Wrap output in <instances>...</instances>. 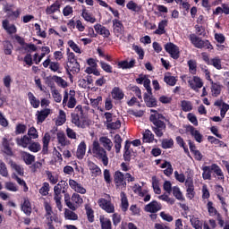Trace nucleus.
<instances>
[{
	"label": "nucleus",
	"mask_w": 229,
	"mask_h": 229,
	"mask_svg": "<svg viewBox=\"0 0 229 229\" xmlns=\"http://www.w3.org/2000/svg\"><path fill=\"white\" fill-rule=\"evenodd\" d=\"M98 207L105 210L107 214H114L115 212V207L112 203V197L110 195L106 194L103 198H100L98 200Z\"/></svg>",
	"instance_id": "nucleus-3"
},
{
	"label": "nucleus",
	"mask_w": 229,
	"mask_h": 229,
	"mask_svg": "<svg viewBox=\"0 0 229 229\" xmlns=\"http://www.w3.org/2000/svg\"><path fill=\"white\" fill-rule=\"evenodd\" d=\"M0 174L4 176V178H8V168L6 167V164L3 161H0Z\"/></svg>",
	"instance_id": "nucleus-59"
},
{
	"label": "nucleus",
	"mask_w": 229,
	"mask_h": 229,
	"mask_svg": "<svg viewBox=\"0 0 229 229\" xmlns=\"http://www.w3.org/2000/svg\"><path fill=\"white\" fill-rule=\"evenodd\" d=\"M125 152L123 154V158L125 162H130L131 160V157H133V150L130 148V142L126 141L125 142V147H124Z\"/></svg>",
	"instance_id": "nucleus-28"
},
{
	"label": "nucleus",
	"mask_w": 229,
	"mask_h": 229,
	"mask_svg": "<svg viewBox=\"0 0 229 229\" xmlns=\"http://www.w3.org/2000/svg\"><path fill=\"white\" fill-rule=\"evenodd\" d=\"M174 144V141L173 140V139H165L162 140V148L164 149H169L173 148Z\"/></svg>",
	"instance_id": "nucleus-58"
},
{
	"label": "nucleus",
	"mask_w": 229,
	"mask_h": 229,
	"mask_svg": "<svg viewBox=\"0 0 229 229\" xmlns=\"http://www.w3.org/2000/svg\"><path fill=\"white\" fill-rule=\"evenodd\" d=\"M39 193L42 196H47L49 194V182H44L42 187L39 189Z\"/></svg>",
	"instance_id": "nucleus-63"
},
{
	"label": "nucleus",
	"mask_w": 229,
	"mask_h": 229,
	"mask_svg": "<svg viewBox=\"0 0 229 229\" xmlns=\"http://www.w3.org/2000/svg\"><path fill=\"white\" fill-rule=\"evenodd\" d=\"M2 26L4 30H5L7 33H9V35H13V33H17V27H15L14 24H10V21H8V20H4L2 21Z\"/></svg>",
	"instance_id": "nucleus-18"
},
{
	"label": "nucleus",
	"mask_w": 229,
	"mask_h": 229,
	"mask_svg": "<svg viewBox=\"0 0 229 229\" xmlns=\"http://www.w3.org/2000/svg\"><path fill=\"white\" fill-rule=\"evenodd\" d=\"M165 50L170 55L171 58H174V60H178V58H180V48L174 43H166L165 45Z\"/></svg>",
	"instance_id": "nucleus-9"
},
{
	"label": "nucleus",
	"mask_w": 229,
	"mask_h": 229,
	"mask_svg": "<svg viewBox=\"0 0 229 229\" xmlns=\"http://www.w3.org/2000/svg\"><path fill=\"white\" fill-rule=\"evenodd\" d=\"M29 101L33 108H38L40 106V100L33 95V93H28Z\"/></svg>",
	"instance_id": "nucleus-33"
},
{
	"label": "nucleus",
	"mask_w": 229,
	"mask_h": 229,
	"mask_svg": "<svg viewBox=\"0 0 229 229\" xmlns=\"http://www.w3.org/2000/svg\"><path fill=\"white\" fill-rule=\"evenodd\" d=\"M45 210H46V224L47 225V229H56L55 228V225H53V219L54 221H60V218L58 216H55V213L53 212V208H51V205L49 203H45Z\"/></svg>",
	"instance_id": "nucleus-5"
},
{
	"label": "nucleus",
	"mask_w": 229,
	"mask_h": 229,
	"mask_svg": "<svg viewBox=\"0 0 229 229\" xmlns=\"http://www.w3.org/2000/svg\"><path fill=\"white\" fill-rule=\"evenodd\" d=\"M164 81L166 85H170V87H174L176 85V78L172 76L171 73H166L164 77Z\"/></svg>",
	"instance_id": "nucleus-37"
},
{
	"label": "nucleus",
	"mask_w": 229,
	"mask_h": 229,
	"mask_svg": "<svg viewBox=\"0 0 229 229\" xmlns=\"http://www.w3.org/2000/svg\"><path fill=\"white\" fill-rule=\"evenodd\" d=\"M28 138L30 139H38V131H37V129L35 127H30L28 131Z\"/></svg>",
	"instance_id": "nucleus-60"
},
{
	"label": "nucleus",
	"mask_w": 229,
	"mask_h": 229,
	"mask_svg": "<svg viewBox=\"0 0 229 229\" xmlns=\"http://www.w3.org/2000/svg\"><path fill=\"white\" fill-rule=\"evenodd\" d=\"M165 26H167V21L163 20L158 23L157 30H155L156 35H164L165 33Z\"/></svg>",
	"instance_id": "nucleus-40"
},
{
	"label": "nucleus",
	"mask_w": 229,
	"mask_h": 229,
	"mask_svg": "<svg viewBox=\"0 0 229 229\" xmlns=\"http://www.w3.org/2000/svg\"><path fill=\"white\" fill-rule=\"evenodd\" d=\"M126 8H128V10H131V12H135L136 13H139V12H140V10H142V6L137 4L133 1H130L126 4Z\"/></svg>",
	"instance_id": "nucleus-41"
},
{
	"label": "nucleus",
	"mask_w": 229,
	"mask_h": 229,
	"mask_svg": "<svg viewBox=\"0 0 229 229\" xmlns=\"http://www.w3.org/2000/svg\"><path fill=\"white\" fill-rule=\"evenodd\" d=\"M72 123L75 124L77 128H87L89 126V120L82 117V114H72Z\"/></svg>",
	"instance_id": "nucleus-8"
},
{
	"label": "nucleus",
	"mask_w": 229,
	"mask_h": 229,
	"mask_svg": "<svg viewBox=\"0 0 229 229\" xmlns=\"http://www.w3.org/2000/svg\"><path fill=\"white\" fill-rule=\"evenodd\" d=\"M9 164H10L11 169H13V171H15L17 174H19L20 176H24V168H22L21 165H17L13 161H10Z\"/></svg>",
	"instance_id": "nucleus-35"
},
{
	"label": "nucleus",
	"mask_w": 229,
	"mask_h": 229,
	"mask_svg": "<svg viewBox=\"0 0 229 229\" xmlns=\"http://www.w3.org/2000/svg\"><path fill=\"white\" fill-rule=\"evenodd\" d=\"M27 148L32 153H38V151H40L42 149V146H40V143L35 142L32 140H31L30 144Z\"/></svg>",
	"instance_id": "nucleus-42"
},
{
	"label": "nucleus",
	"mask_w": 229,
	"mask_h": 229,
	"mask_svg": "<svg viewBox=\"0 0 229 229\" xmlns=\"http://www.w3.org/2000/svg\"><path fill=\"white\" fill-rule=\"evenodd\" d=\"M181 107L183 112H191L192 110V102L182 100L181 102Z\"/></svg>",
	"instance_id": "nucleus-49"
},
{
	"label": "nucleus",
	"mask_w": 229,
	"mask_h": 229,
	"mask_svg": "<svg viewBox=\"0 0 229 229\" xmlns=\"http://www.w3.org/2000/svg\"><path fill=\"white\" fill-rule=\"evenodd\" d=\"M66 121V115H65V112L64 111H60L59 112V116L56 120V124H58V126H62V124H64Z\"/></svg>",
	"instance_id": "nucleus-61"
},
{
	"label": "nucleus",
	"mask_w": 229,
	"mask_h": 229,
	"mask_svg": "<svg viewBox=\"0 0 229 229\" xmlns=\"http://www.w3.org/2000/svg\"><path fill=\"white\" fill-rule=\"evenodd\" d=\"M88 166L92 176H99V174H101V168H99L94 162L89 161Z\"/></svg>",
	"instance_id": "nucleus-25"
},
{
	"label": "nucleus",
	"mask_w": 229,
	"mask_h": 229,
	"mask_svg": "<svg viewBox=\"0 0 229 229\" xmlns=\"http://www.w3.org/2000/svg\"><path fill=\"white\" fill-rule=\"evenodd\" d=\"M144 101L148 108L157 106V99L148 94L144 95Z\"/></svg>",
	"instance_id": "nucleus-32"
},
{
	"label": "nucleus",
	"mask_w": 229,
	"mask_h": 229,
	"mask_svg": "<svg viewBox=\"0 0 229 229\" xmlns=\"http://www.w3.org/2000/svg\"><path fill=\"white\" fill-rule=\"evenodd\" d=\"M43 153H47L49 149V142H51V134L49 132L45 133L43 139Z\"/></svg>",
	"instance_id": "nucleus-30"
},
{
	"label": "nucleus",
	"mask_w": 229,
	"mask_h": 229,
	"mask_svg": "<svg viewBox=\"0 0 229 229\" xmlns=\"http://www.w3.org/2000/svg\"><path fill=\"white\" fill-rule=\"evenodd\" d=\"M190 221H191V226H193V228L203 229V227H202L203 224L197 217L192 216Z\"/></svg>",
	"instance_id": "nucleus-56"
},
{
	"label": "nucleus",
	"mask_w": 229,
	"mask_h": 229,
	"mask_svg": "<svg viewBox=\"0 0 229 229\" xmlns=\"http://www.w3.org/2000/svg\"><path fill=\"white\" fill-rule=\"evenodd\" d=\"M113 31L118 38H123L124 37V25L123 21L114 19L113 20Z\"/></svg>",
	"instance_id": "nucleus-10"
},
{
	"label": "nucleus",
	"mask_w": 229,
	"mask_h": 229,
	"mask_svg": "<svg viewBox=\"0 0 229 229\" xmlns=\"http://www.w3.org/2000/svg\"><path fill=\"white\" fill-rule=\"evenodd\" d=\"M4 187L6 191H10L11 192H17L19 191V187L17 186V184L12 182H6L4 183Z\"/></svg>",
	"instance_id": "nucleus-53"
},
{
	"label": "nucleus",
	"mask_w": 229,
	"mask_h": 229,
	"mask_svg": "<svg viewBox=\"0 0 229 229\" xmlns=\"http://www.w3.org/2000/svg\"><path fill=\"white\" fill-rule=\"evenodd\" d=\"M52 98L55 101V103H62V94H60V91L56 89H52L51 90Z\"/></svg>",
	"instance_id": "nucleus-54"
},
{
	"label": "nucleus",
	"mask_w": 229,
	"mask_h": 229,
	"mask_svg": "<svg viewBox=\"0 0 229 229\" xmlns=\"http://www.w3.org/2000/svg\"><path fill=\"white\" fill-rule=\"evenodd\" d=\"M87 152V144H85V141H81L77 148L76 157L79 160H83V157H85V153Z\"/></svg>",
	"instance_id": "nucleus-21"
},
{
	"label": "nucleus",
	"mask_w": 229,
	"mask_h": 229,
	"mask_svg": "<svg viewBox=\"0 0 229 229\" xmlns=\"http://www.w3.org/2000/svg\"><path fill=\"white\" fill-rule=\"evenodd\" d=\"M12 140L13 138L10 135H5L3 138L2 146L7 155H12V148H10V142H12Z\"/></svg>",
	"instance_id": "nucleus-20"
},
{
	"label": "nucleus",
	"mask_w": 229,
	"mask_h": 229,
	"mask_svg": "<svg viewBox=\"0 0 229 229\" xmlns=\"http://www.w3.org/2000/svg\"><path fill=\"white\" fill-rule=\"evenodd\" d=\"M12 51H13V45L10 41H4V55H12Z\"/></svg>",
	"instance_id": "nucleus-52"
},
{
	"label": "nucleus",
	"mask_w": 229,
	"mask_h": 229,
	"mask_svg": "<svg viewBox=\"0 0 229 229\" xmlns=\"http://www.w3.org/2000/svg\"><path fill=\"white\" fill-rule=\"evenodd\" d=\"M92 155L98 160H101L103 165H108V156L106 155V150L99 145L98 141H93Z\"/></svg>",
	"instance_id": "nucleus-1"
},
{
	"label": "nucleus",
	"mask_w": 229,
	"mask_h": 229,
	"mask_svg": "<svg viewBox=\"0 0 229 229\" xmlns=\"http://www.w3.org/2000/svg\"><path fill=\"white\" fill-rule=\"evenodd\" d=\"M189 71L191 74H196L198 71V64L194 60L188 61Z\"/></svg>",
	"instance_id": "nucleus-50"
},
{
	"label": "nucleus",
	"mask_w": 229,
	"mask_h": 229,
	"mask_svg": "<svg viewBox=\"0 0 229 229\" xmlns=\"http://www.w3.org/2000/svg\"><path fill=\"white\" fill-rule=\"evenodd\" d=\"M69 185L71 187V189H72V191H74L75 192L79 193V194H86L87 193V190L85 189V187H83V185H81V183H79L78 182L70 179L69 180Z\"/></svg>",
	"instance_id": "nucleus-13"
},
{
	"label": "nucleus",
	"mask_w": 229,
	"mask_h": 229,
	"mask_svg": "<svg viewBox=\"0 0 229 229\" xmlns=\"http://www.w3.org/2000/svg\"><path fill=\"white\" fill-rule=\"evenodd\" d=\"M151 123L156 126L153 128L154 132L157 137H162L164 131H165V123L164 122L157 119V114L150 115L149 117Z\"/></svg>",
	"instance_id": "nucleus-7"
},
{
	"label": "nucleus",
	"mask_w": 229,
	"mask_h": 229,
	"mask_svg": "<svg viewBox=\"0 0 229 229\" xmlns=\"http://www.w3.org/2000/svg\"><path fill=\"white\" fill-rule=\"evenodd\" d=\"M86 216L89 223H94V210L90 207V205H85Z\"/></svg>",
	"instance_id": "nucleus-44"
},
{
	"label": "nucleus",
	"mask_w": 229,
	"mask_h": 229,
	"mask_svg": "<svg viewBox=\"0 0 229 229\" xmlns=\"http://www.w3.org/2000/svg\"><path fill=\"white\" fill-rule=\"evenodd\" d=\"M208 65H213L215 69H217L218 71H221L223 69V66L221 64V58L219 57H213L208 61Z\"/></svg>",
	"instance_id": "nucleus-38"
},
{
	"label": "nucleus",
	"mask_w": 229,
	"mask_h": 229,
	"mask_svg": "<svg viewBox=\"0 0 229 229\" xmlns=\"http://www.w3.org/2000/svg\"><path fill=\"white\" fill-rule=\"evenodd\" d=\"M94 30L98 33V35H101L106 38H108V37H110V30L99 23L94 26Z\"/></svg>",
	"instance_id": "nucleus-17"
},
{
	"label": "nucleus",
	"mask_w": 229,
	"mask_h": 229,
	"mask_svg": "<svg viewBox=\"0 0 229 229\" xmlns=\"http://www.w3.org/2000/svg\"><path fill=\"white\" fill-rule=\"evenodd\" d=\"M64 217L69 221H78V215L74 213V211L65 209L64 211Z\"/></svg>",
	"instance_id": "nucleus-45"
},
{
	"label": "nucleus",
	"mask_w": 229,
	"mask_h": 229,
	"mask_svg": "<svg viewBox=\"0 0 229 229\" xmlns=\"http://www.w3.org/2000/svg\"><path fill=\"white\" fill-rule=\"evenodd\" d=\"M173 194L176 199L179 201H183L185 199L183 198V194L182 193V191L177 186H174L173 188Z\"/></svg>",
	"instance_id": "nucleus-51"
},
{
	"label": "nucleus",
	"mask_w": 229,
	"mask_h": 229,
	"mask_svg": "<svg viewBox=\"0 0 229 229\" xmlns=\"http://www.w3.org/2000/svg\"><path fill=\"white\" fill-rule=\"evenodd\" d=\"M114 148H115L116 153H119L121 151V148H122L121 144H123V138H121V135L116 134L114 136Z\"/></svg>",
	"instance_id": "nucleus-46"
},
{
	"label": "nucleus",
	"mask_w": 229,
	"mask_h": 229,
	"mask_svg": "<svg viewBox=\"0 0 229 229\" xmlns=\"http://www.w3.org/2000/svg\"><path fill=\"white\" fill-rule=\"evenodd\" d=\"M49 114H51V109H43L41 111H37L36 116L38 119V124L39 123H44V121H46V119H47V116L49 115Z\"/></svg>",
	"instance_id": "nucleus-19"
},
{
	"label": "nucleus",
	"mask_w": 229,
	"mask_h": 229,
	"mask_svg": "<svg viewBox=\"0 0 229 229\" xmlns=\"http://www.w3.org/2000/svg\"><path fill=\"white\" fill-rule=\"evenodd\" d=\"M15 142L19 148H28L31 144V138L28 135H23L15 139Z\"/></svg>",
	"instance_id": "nucleus-16"
},
{
	"label": "nucleus",
	"mask_w": 229,
	"mask_h": 229,
	"mask_svg": "<svg viewBox=\"0 0 229 229\" xmlns=\"http://www.w3.org/2000/svg\"><path fill=\"white\" fill-rule=\"evenodd\" d=\"M67 187V182L65 181H61L54 187V199L55 201L56 207L60 212H62V192H65L64 189Z\"/></svg>",
	"instance_id": "nucleus-2"
},
{
	"label": "nucleus",
	"mask_w": 229,
	"mask_h": 229,
	"mask_svg": "<svg viewBox=\"0 0 229 229\" xmlns=\"http://www.w3.org/2000/svg\"><path fill=\"white\" fill-rule=\"evenodd\" d=\"M202 171L203 180H212V171L210 170V166H203Z\"/></svg>",
	"instance_id": "nucleus-47"
},
{
	"label": "nucleus",
	"mask_w": 229,
	"mask_h": 229,
	"mask_svg": "<svg viewBox=\"0 0 229 229\" xmlns=\"http://www.w3.org/2000/svg\"><path fill=\"white\" fill-rule=\"evenodd\" d=\"M72 201L73 203H75V205H78V207H80V205L83 204V199L81 198V196L78 193H73L72 195Z\"/></svg>",
	"instance_id": "nucleus-57"
},
{
	"label": "nucleus",
	"mask_w": 229,
	"mask_h": 229,
	"mask_svg": "<svg viewBox=\"0 0 229 229\" xmlns=\"http://www.w3.org/2000/svg\"><path fill=\"white\" fill-rule=\"evenodd\" d=\"M157 198L158 199H161V201H165L166 203H168V205H174V199L169 198L167 194H163L161 196H158Z\"/></svg>",
	"instance_id": "nucleus-62"
},
{
	"label": "nucleus",
	"mask_w": 229,
	"mask_h": 229,
	"mask_svg": "<svg viewBox=\"0 0 229 229\" xmlns=\"http://www.w3.org/2000/svg\"><path fill=\"white\" fill-rule=\"evenodd\" d=\"M101 229H112V221L110 218L105 217V216L101 215L99 216Z\"/></svg>",
	"instance_id": "nucleus-26"
},
{
	"label": "nucleus",
	"mask_w": 229,
	"mask_h": 229,
	"mask_svg": "<svg viewBox=\"0 0 229 229\" xmlns=\"http://www.w3.org/2000/svg\"><path fill=\"white\" fill-rule=\"evenodd\" d=\"M186 131H188V133H190L194 138L196 142H199V144L200 142H203V135L201 134V132H199V131L196 130V128L189 125L186 128Z\"/></svg>",
	"instance_id": "nucleus-15"
},
{
	"label": "nucleus",
	"mask_w": 229,
	"mask_h": 229,
	"mask_svg": "<svg viewBox=\"0 0 229 229\" xmlns=\"http://www.w3.org/2000/svg\"><path fill=\"white\" fill-rule=\"evenodd\" d=\"M21 210L24 212V214H26V216H31V203H30V199H23V203L21 204Z\"/></svg>",
	"instance_id": "nucleus-29"
},
{
	"label": "nucleus",
	"mask_w": 229,
	"mask_h": 229,
	"mask_svg": "<svg viewBox=\"0 0 229 229\" xmlns=\"http://www.w3.org/2000/svg\"><path fill=\"white\" fill-rule=\"evenodd\" d=\"M75 94L74 90H70V98L67 103L68 108H74V106H76V98H74Z\"/></svg>",
	"instance_id": "nucleus-48"
},
{
	"label": "nucleus",
	"mask_w": 229,
	"mask_h": 229,
	"mask_svg": "<svg viewBox=\"0 0 229 229\" xmlns=\"http://www.w3.org/2000/svg\"><path fill=\"white\" fill-rule=\"evenodd\" d=\"M107 130H119L121 128V121L116 120L115 122L106 123Z\"/></svg>",
	"instance_id": "nucleus-55"
},
{
	"label": "nucleus",
	"mask_w": 229,
	"mask_h": 229,
	"mask_svg": "<svg viewBox=\"0 0 229 229\" xmlns=\"http://www.w3.org/2000/svg\"><path fill=\"white\" fill-rule=\"evenodd\" d=\"M11 176L13 180H15L17 182L18 185H21V187H23L24 192H28V185L26 184V182L24 180L21 179V177H19L15 173L12 174Z\"/></svg>",
	"instance_id": "nucleus-36"
},
{
	"label": "nucleus",
	"mask_w": 229,
	"mask_h": 229,
	"mask_svg": "<svg viewBox=\"0 0 229 229\" xmlns=\"http://www.w3.org/2000/svg\"><path fill=\"white\" fill-rule=\"evenodd\" d=\"M121 198V208L123 212H126L128 210V207H130V204L128 203V197H126V193L124 191H122L120 193Z\"/></svg>",
	"instance_id": "nucleus-27"
},
{
	"label": "nucleus",
	"mask_w": 229,
	"mask_h": 229,
	"mask_svg": "<svg viewBox=\"0 0 229 229\" xmlns=\"http://www.w3.org/2000/svg\"><path fill=\"white\" fill-rule=\"evenodd\" d=\"M66 71L69 76H72V74H78L81 71L80 63H78V60H76V57L74 56V53H70L68 55Z\"/></svg>",
	"instance_id": "nucleus-4"
},
{
	"label": "nucleus",
	"mask_w": 229,
	"mask_h": 229,
	"mask_svg": "<svg viewBox=\"0 0 229 229\" xmlns=\"http://www.w3.org/2000/svg\"><path fill=\"white\" fill-rule=\"evenodd\" d=\"M60 12V3L55 2L50 6H47L46 9L47 15H53L55 13H58Z\"/></svg>",
	"instance_id": "nucleus-24"
},
{
	"label": "nucleus",
	"mask_w": 229,
	"mask_h": 229,
	"mask_svg": "<svg viewBox=\"0 0 229 229\" xmlns=\"http://www.w3.org/2000/svg\"><path fill=\"white\" fill-rule=\"evenodd\" d=\"M21 157L27 165H31L35 162V156L26 151L21 152Z\"/></svg>",
	"instance_id": "nucleus-23"
},
{
	"label": "nucleus",
	"mask_w": 229,
	"mask_h": 229,
	"mask_svg": "<svg viewBox=\"0 0 229 229\" xmlns=\"http://www.w3.org/2000/svg\"><path fill=\"white\" fill-rule=\"evenodd\" d=\"M153 140H155V135H153V132H151V131L149 130H146L143 132V142H153Z\"/></svg>",
	"instance_id": "nucleus-43"
},
{
	"label": "nucleus",
	"mask_w": 229,
	"mask_h": 229,
	"mask_svg": "<svg viewBox=\"0 0 229 229\" xmlns=\"http://www.w3.org/2000/svg\"><path fill=\"white\" fill-rule=\"evenodd\" d=\"M189 38L194 47H197L198 49H203V47H207V49H212V44H210L209 40H203L196 36V34H191Z\"/></svg>",
	"instance_id": "nucleus-6"
},
{
	"label": "nucleus",
	"mask_w": 229,
	"mask_h": 229,
	"mask_svg": "<svg viewBox=\"0 0 229 229\" xmlns=\"http://www.w3.org/2000/svg\"><path fill=\"white\" fill-rule=\"evenodd\" d=\"M57 140L61 146H69L71 144V141L67 139L65 136V133L64 132H57Z\"/></svg>",
	"instance_id": "nucleus-31"
},
{
	"label": "nucleus",
	"mask_w": 229,
	"mask_h": 229,
	"mask_svg": "<svg viewBox=\"0 0 229 229\" xmlns=\"http://www.w3.org/2000/svg\"><path fill=\"white\" fill-rule=\"evenodd\" d=\"M158 210H162V205L158 203L157 200H153L145 206V212L155 214L158 212Z\"/></svg>",
	"instance_id": "nucleus-14"
},
{
	"label": "nucleus",
	"mask_w": 229,
	"mask_h": 229,
	"mask_svg": "<svg viewBox=\"0 0 229 229\" xmlns=\"http://www.w3.org/2000/svg\"><path fill=\"white\" fill-rule=\"evenodd\" d=\"M101 144L107 149V151H112V148L114 143H112V140L107 137H101L99 139Z\"/></svg>",
	"instance_id": "nucleus-34"
},
{
	"label": "nucleus",
	"mask_w": 229,
	"mask_h": 229,
	"mask_svg": "<svg viewBox=\"0 0 229 229\" xmlns=\"http://www.w3.org/2000/svg\"><path fill=\"white\" fill-rule=\"evenodd\" d=\"M124 175L122 172L116 171L114 175L115 187L117 189H126V182H124Z\"/></svg>",
	"instance_id": "nucleus-11"
},
{
	"label": "nucleus",
	"mask_w": 229,
	"mask_h": 229,
	"mask_svg": "<svg viewBox=\"0 0 229 229\" xmlns=\"http://www.w3.org/2000/svg\"><path fill=\"white\" fill-rule=\"evenodd\" d=\"M111 96L113 99L116 101H121V99H124V92L119 87H114L111 92Z\"/></svg>",
	"instance_id": "nucleus-22"
},
{
	"label": "nucleus",
	"mask_w": 229,
	"mask_h": 229,
	"mask_svg": "<svg viewBox=\"0 0 229 229\" xmlns=\"http://www.w3.org/2000/svg\"><path fill=\"white\" fill-rule=\"evenodd\" d=\"M152 187L154 189L155 194H160L162 192V190L160 189V186L158 185V180H157L155 177L152 178Z\"/></svg>",
	"instance_id": "nucleus-64"
},
{
	"label": "nucleus",
	"mask_w": 229,
	"mask_h": 229,
	"mask_svg": "<svg viewBox=\"0 0 229 229\" xmlns=\"http://www.w3.org/2000/svg\"><path fill=\"white\" fill-rule=\"evenodd\" d=\"M81 17L86 21V22H90L91 24H94L96 22V19L92 14H90L89 12H87V9H83L81 13Z\"/></svg>",
	"instance_id": "nucleus-39"
},
{
	"label": "nucleus",
	"mask_w": 229,
	"mask_h": 229,
	"mask_svg": "<svg viewBox=\"0 0 229 229\" xmlns=\"http://www.w3.org/2000/svg\"><path fill=\"white\" fill-rule=\"evenodd\" d=\"M188 83L191 89H192V90H195V92H198V90H199V89L203 87V81L198 76H193L188 81Z\"/></svg>",
	"instance_id": "nucleus-12"
}]
</instances>
